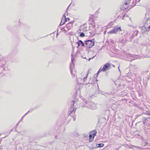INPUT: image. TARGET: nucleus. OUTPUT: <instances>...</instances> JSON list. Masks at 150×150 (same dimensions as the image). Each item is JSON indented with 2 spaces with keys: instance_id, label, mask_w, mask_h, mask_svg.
Here are the masks:
<instances>
[{
  "instance_id": "f257e3e1",
  "label": "nucleus",
  "mask_w": 150,
  "mask_h": 150,
  "mask_svg": "<svg viewBox=\"0 0 150 150\" xmlns=\"http://www.w3.org/2000/svg\"><path fill=\"white\" fill-rule=\"evenodd\" d=\"M111 68V64L106 63L103 65L99 69L97 74H98L101 71L105 72Z\"/></svg>"
},
{
  "instance_id": "f03ea898",
  "label": "nucleus",
  "mask_w": 150,
  "mask_h": 150,
  "mask_svg": "<svg viewBox=\"0 0 150 150\" xmlns=\"http://www.w3.org/2000/svg\"><path fill=\"white\" fill-rule=\"evenodd\" d=\"M143 27L147 31L150 30V18H147L144 23Z\"/></svg>"
},
{
  "instance_id": "7ed1b4c3",
  "label": "nucleus",
  "mask_w": 150,
  "mask_h": 150,
  "mask_svg": "<svg viewBox=\"0 0 150 150\" xmlns=\"http://www.w3.org/2000/svg\"><path fill=\"white\" fill-rule=\"evenodd\" d=\"M87 30H84L83 27H80L77 31V33L79 37H83L85 36V33Z\"/></svg>"
},
{
  "instance_id": "20e7f679",
  "label": "nucleus",
  "mask_w": 150,
  "mask_h": 150,
  "mask_svg": "<svg viewBox=\"0 0 150 150\" xmlns=\"http://www.w3.org/2000/svg\"><path fill=\"white\" fill-rule=\"evenodd\" d=\"M130 0H125V2L120 7V8L121 10H125L127 9L129 7V5Z\"/></svg>"
},
{
  "instance_id": "39448f33",
  "label": "nucleus",
  "mask_w": 150,
  "mask_h": 150,
  "mask_svg": "<svg viewBox=\"0 0 150 150\" xmlns=\"http://www.w3.org/2000/svg\"><path fill=\"white\" fill-rule=\"evenodd\" d=\"M97 132L95 130H93L90 132L89 136V142H91L93 141L94 139L96 136Z\"/></svg>"
},
{
  "instance_id": "423d86ee",
  "label": "nucleus",
  "mask_w": 150,
  "mask_h": 150,
  "mask_svg": "<svg viewBox=\"0 0 150 150\" xmlns=\"http://www.w3.org/2000/svg\"><path fill=\"white\" fill-rule=\"evenodd\" d=\"M73 23L72 22H69L68 23L66 24L64 27V30L65 31H67L71 30L73 27Z\"/></svg>"
},
{
  "instance_id": "0eeeda50",
  "label": "nucleus",
  "mask_w": 150,
  "mask_h": 150,
  "mask_svg": "<svg viewBox=\"0 0 150 150\" xmlns=\"http://www.w3.org/2000/svg\"><path fill=\"white\" fill-rule=\"evenodd\" d=\"M86 46L88 48H91L94 45V42L91 40H88L85 41Z\"/></svg>"
},
{
  "instance_id": "6e6552de",
  "label": "nucleus",
  "mask_w": 150,
  "mask_h": 150,
  "mask_svg": "<svg viewBox=\"0 0 150 150\" xmlns=\"http://www.w3.org/2000/svg\"><path fill=\"white\" fill-rule=\"evenodd\" d=\"M148 119H150V118L144 117L142 122L144 125L150 127V120H149Z\"/></svg>"
},
{
  "instance_id": "1a4fd4ad",
  "label": "nucleus",
  "mask_w": 150,
  "mask_h": 150,
  "mask_svg": "<svg viewBox=\"0 0 150 150\" xmlns=\"http://www.w3.org/2000/svg\"><path fill=\"white\" fill-rule=\"evenodd\" d=\"M96 19V17L95 16L93 15H91L89 18L88 21L90 23V24H92L95 21Z\"/></svg>"
},
{
  "instance_id": "9d476101",
  "label": "nucleus",
  "mask_w": 150,
  "mask_h": 150,
  "mask_svg": "<svg viewBox=\"0 0 150 150\" xmlns=\"http://www.w3.org/2000/svg\"><path fill=\"white\" fill-rule=\"evenodd\" d=\"M76 44L78 45L77 47V48L79 47L80 46H81V47H83L85 45L84 43L80 40H78L76 42Z\"/></svg>"
},
{
  "instance_id": "9b49d317",
  "label": "nucleus",
  "mask_w": 150,
  "mask_h": 150,
  "mask_svg": "<svg viewBox=\"0 0 150 150\" xmlns=\"http://www.w3.org/2000/svg\"><path fill=\"white\" fill-rule=\"evenodd\" d=\"M72 108H70V112L69 113V115L73 117V116H74L75 115V111L76 109L75 108H73V109L72 110Z\"/></svg>"
},
{
  "instance_id": "f8f14e48",
  "label": "nucleus",
  "mask_w": 150,
  "mask_h": 150,
  "mask_svg": "<svg viewBox=\"0 0 150 150\" xmlns=\"http://www.w3.org/2000/svg\"><path fill=\"white\" fill-rule=\"evenodd\" d=\"M66 22V21H65V16L64 17H63L61 19V21L60 23V25H63Z\"/></svg>"
},
{
  "instance_id": "ddd939ff",
  "label": "nucleus",
  "mask_w": 150,
  "mask_h": 150,
  "mask_svg": "<svg viewBox=\"0 0 150 150\" xmlns=\"http://www.w3.org/2000/svg\"><path fill=\"white\" fill-rule=\"evenodd\" d=\"M113 30L115 34L118 31H121L122 30L121 28L120 27H119L117 28H114L113 29Z\"/></svg>"
},
{
  "instance_id": "4468645a",
  "label": "nucleus",
  "mask_w": 150,
  "mask_h": 150,
  "mask_svg": "<svg viewBox=\"0 0 150 150\" xmlns=\"http://www.w3.org/2000/svg\"><path fill=\"white\" fill-rule=\"evenodd\" d=\"M98 145L99 146H98L97 147H103L104 145V144H102V143L99 144H98Z\"/></svg>"
},
{
  "instance_id": "2eb2a0df",
  "label": "nucleus",
  "mask_w": 150,
  "mask_h": 150,
  "mask_svg": "<svg viewBox=\"0 0 150 150\" xmlns=\"http://www.w3.org/2000/svg\"><path fill=\"white\" fill-rule=\"evenodd\" d=\"M81 27H83L84 30H86V29L87 28V26L85 24H83V25H82Z\"/></svg>"
},
{
  "instance_id": "dca6fc26",
  "label": "nucleus",
  "mask_w": 150,
  "mask_h": 150,
  "mask_svg": "<svg viewBox=\"0 0 150 150\" xmlns=\"http://www.w3.org/2000/svg\"><path fill=\"white\" fill-rule=\"evenodd\" d=\"M89 71H90V70H89L87 72V73L86 74V77L84 78H83L84 80L85 79H86L87 77L88 76L89 73Z\"/></svg>"
},
{
  "instance_id": "f3484780",
  "label": "nucleus",
  "mask_w": 150,
  "mask_h": 150,
  "mask_svg": "<svg viewBox=\"0 0 150 150\" xmlns=\"http://www.w3.org/2000/svg\"><path fill=\"white\" fill-rule=\"evenodd\" d=\"M65 21L66 22L67 21L69 22L70 21V19L69 18H66V17H65Z\"/></svg>"
},
{
  "instance_id": "a211bd4d",
  "label": "nucleus",
  "mask_w": 150,
  "mask_h": 150,
  "mask_svg": "<svg viewBox=\"0 0 150 150\" xmlns=\"http://www.w3.org/2000/svg\"><path fill=\"white\" fill-rule=\"evenodd\" d=\"M108 33H111V34H115L114 33V32H113V30H112L110 31Z\"/></svg>"
},
{
  "instance_id": "6ab92c4d",
  "label": "nucleus",
  "mask_w": 150,
  "mask_h": 150,
  "mask_svg": "<svg viewBox=\"0 0 150 150\" xmlns=\"http://www.w3.org/2000/svg\"><path fill=\"white\" fill-rule=\"evenodd\" d=\"M72 103V107H73L74 106V103H75V102L74 101V100H72L71 102Z\"/></svg>"
},
{
  "instance_id": "aec40b11",
  "label": "nucleus",
  "mask_w": 150,
  "mask_h": 150,
  "mask_svg": "<svg viewBox=\"0 0 150 150\" xmlns=\"http://www.w3.org/2000/svg\"><path fill=\"white\" fill-rule=\"evenodd\" d=\"M150 114V112H147V114L149 115V114Z\"/></svg>"
},
{
  "instance_id": "412c9836",
  "label": "nucleus",
  "mask_w": 150,
  "mask_h": 150,
  "mask_svg": "<svg viewBox=\"0 0 150 150\" xmlns=\"http://www.w3.org/2000/svg\"><path fill=\"white\" fill-rule=\"evenodd\" d=\"M73 119H74V121H75V117H74V118H73Z\"/></svg>"
},
{
  "instance_id": "4be33fe9",
  "label": "nucleus",
  "mask_w": 150,
  "mask_h": 150,
  "mask_svg": "<svg viewBox=\"0 0 150 150\" xmlns=\"http://www.w3.org/2000/svg\"><path fill=\"white\" fill-rule=\"evenodd\" d=\"M120 66H119L118 67V69L120 71Z\"/></svg>"
},
{
  "instance_id": "5701e85b",
  "label": "nucleus",
  "mask_w": 150,
  "mask_h": 150,
  "mask_svg": "<svg viewBox=\"0 0 150 150\" xmlns=\"http://www.w3.org/2000/svg\"><path fill=\"white\" fill-rule=\"evenodd\" d=\"M112 66L114 67H115V66L113 65H112Z\"/></svg>"
},
{
  "instance_id": "b1692460",
  "label": "nucleus",
  "mask_w": 150,
  "mask_h": 150,
  "mask_svg": "<svg viewBox=\"0 0 150 150\" xmlns=\"http://www.w3.org/2000/svg\"><path fill=\"white\" fill-rule=\"evenodd\" d=\"M149 115L150 116V114H149Z\"/></svg>"
},
{
  "instance_id": "393cba45",
  "label": "nucleus",
  "mask_w": 150,
  "mask_h": 150,
  "mask_svg": "<svg viewBox=\"0 0 150 150\" xmlns=\"http://www.w3.org/2000/svg\"><path fill=\"white\" fill-rule=\"evenodd\" d=\"M125 1H127V0H125Z\"/></svg>"
}]
</instances>
